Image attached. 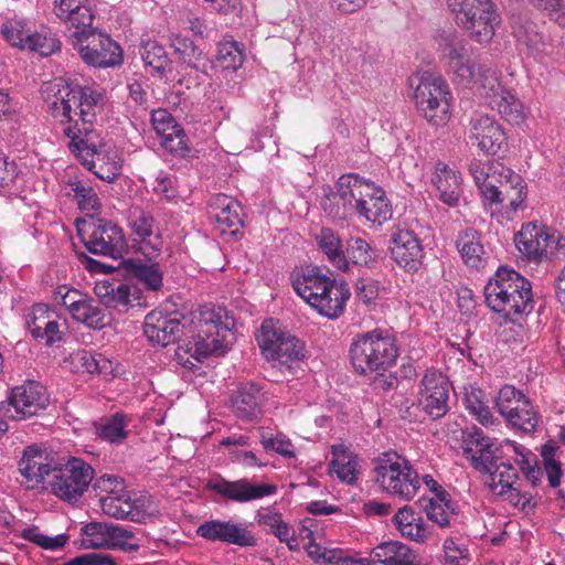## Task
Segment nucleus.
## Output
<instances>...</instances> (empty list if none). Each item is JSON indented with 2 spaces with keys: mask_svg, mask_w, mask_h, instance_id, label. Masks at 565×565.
<instances>
[{
  "mask_svg": "<svg viewBox=\"0 0 565 565\" xmlns=\"http://www.w3.org/2000/svg\"><path fill=\"white\" fill-rule=\"evenodd\" d=\"M42 98L53 118L63 126L68 149L96 178L113 182L120 171L117 154L94 131L95 115L102 110L103 94L88 86L71 85L57 77L42 85Z\"/></svg>",
  "mask_w": 565,
  "mask_h": 565,
  "instance_id": "f257e3e1",
  "label": "nucleus"
},
{
  "mask_svg": "<svg viewBox=\"0 0 565 565\" xmlns=\"http://www.w3.org/2000/svg\"><path fill=\"white\" fill-rule=\"evenodd\" d=\"M439 58L447 65L454 81L459 86L473 87L480 96H499L509 94L499 82L497 71L477 62L471 57L466 42L455 31L444 32L436 36Z\"/></svg>",
  "mask_w": 565,
  "mask_h": 565,
  "instance_id": "f03ea898",
  "label": "nucleus"
},
{
  "mask_svg": "<svg viewBox=\"0 0 565 565\" xmlns=\"http://www.w3.org/2000/svg\"><path fill=\"white\" fill-rule=\"evenodd\" d=\"M290 282L294 292L327 319H335L342 315L343 306L350 299L348 284L335 282L328 271L317 266L294 269Z\"/></svg>",
  "mask_w": 565,
  "mask_h": 565,
  "instance_id": "7ed1b4c3",
  "label": "nucleus"
},
{
  "mask_svg": "<svg viewBox=\"0 0 565 565\" xmlns=\"http://www.w3.org/2000/svg\"><path fill=\"white\" fill-rule=\"evenodd\" d=\"M195 334L185 341L183 350L200 361L210 355H223L231 338V322L227 311L220 306H201L193 315Z\"/></svg>",
  "mask_w": 565,
  "mask_h": 565,
  "instance_id": "20e7f679",
  "label": "nucleus"
},
{
  "mask_svg": "<svg viewBox=\"0 0 565 565\" xmlns=\"http://www.w3.org/2000/svg\"><path fill=\"white\" fill-rule=\"evenodd\" d=\"M484 300L488 308L497 313L520 316L532 303V289L529 280L519 273L500 267L484 286Z\"/></svg>",
  "mask_w": 565,
  "mask_h": 565,
  "instance_id": "39448f33",
  "label": "nucleus"
},
{
  "mask_svg": "<svg viewBox=\"0 0 565 565\" xmlns=\"http://www.w3.org/2000/svg\"><path fill=\"white\" fill-rule=\"evenodd\" d=\"M413 102L418 115L433 128L446 127L452 116V93L447 82L437 75L422 73L411 78Z\"/></svg>",
  "mask_w": 565,
  "mask_h": 565,
  "instance_id": "423d86ee",
  "label": "nucleus"
},
{
  "mask_svg": "<svg viewBox=\"0 0 565 565\" xmlns=\"http://www.w3.org/2000/svg\"><path fill=\"white\" fill-rule=\"evenodd\" d=\"M398 356L396 342L388 333L374 329L358 334L351 343V364L358 374H381Z\"/></svg>",
  "mask_w": 565,
  "mask_h": 565,
  "instance_id": "0eeeda50",
  "label": "nucleus"
},
{
  "mask_svg": "<svg viewBox=\"0 0 565 565\" xmlns=\"http://www.w3.org/2000/svg\"><path fill=\"white\" fill-rule=\"evenodd\" d=\"M374 483L383 493L404 501L413 500L419 491V475L406 457L385 451L374 459Z\"/></svg>",
  "mask_w": 565,
  "mask_h": 565,
  "instance_id": "6e6552de",
  "label": "nucleus"
},
{
  "mask_svg": "<svg viewBox=\"0 0 565 565\" xmlns=\"http://www.w3.org/2000/svg\"><path fill=\"white\" fill-rule=\"evenodd\" d=\"M380 198H386L381 186L356 173H347L334 183V191L327 195L323 210L334 220L345 221L352 217L353 203Z\"/></svg>",
  "mask_w": 565,
  "mask_h": 565,
  "instance_id": "1a4fd4ad",
  "label": "nucleus"
},
{
  "mask_svg": "<svg viewBox=\"0 0 565 565\" xmlns=\"http://www.w3.org/2000/svg\"><path fill=\"white\" fill-rule=\"evenodd\" d=\"M455 23L469 32L470 40L488 44L495 34L499 15L491 0H447Z\"/></svg>",
  "mask_w": 565,
  "mask_h": 565,
  "instance_id": "9d476101",
  "label": "nucleus"
},
{
  "mask_svg": "<svg viewBox=\"0 0 565 565\" xmlns=\"http://www.w3.org/2000/svg\"><path fill=\"white\" fill-rule=\"evenodd\" d=\"M257 344L263 358L279 370L291 371L303 359V343L281 330L271 319L263 321Z\"/></svg>",
  "mask_w": 565,
  "mask_h": 565,
  "instance_id": "9b49d317",
  "label": "nucleus"
},
{
  "mask_svg": "<svg viewBox=\"0 0 565 565\" xmlns=\"http://www.w3.org/2000/svg\"><path fill=\"white\" fill-rule=\"evenodd\" d=\"M515 247L533 263L565 257V237L534 222L521 226L515 234Z\"/></svg>",
  "mask_w": 565,
  "mask_h": 565,
  "instance_id": "f8f14e48",
  "label": "nucleus"
},
{
  "mask_svg": "<svg viewBox=\"0 0 565 565\" xmlns=\"http://www.w3.org/2000/svg\"><path fill=\"white\" fill-rule=\"evenodd\" d=\"M45 482L55 498L75 503L94 480V469L81 458L68 457L61 468L45 475Z\"/></svg>",
  "mask_w": 565,
  "mask_h": 565,
  "instance_id": "ddd939ff",
  "label": "nucleus"
},
{
  "mask_svg": "<svg viewBox=\"0 0 565 565\" xmlns=\"http://www.w3.org/2000/svg\"><path fill=\"white\" fill-rule=\"evenodd\" d=\"M71 41L81 60L88 66L108 68L122 61L120 46L100 31H75Z\"/></svg>",
  "mask_w": 565,
  "mask_h": 565,
  "instance_id": "4468645a",
  "label": "nucleus"
},
{
  "mask_svg": "<svg viewBox=\"0 0 565 565\" xmlns=\"http://www.w3.org/2000/svg\"><path fill=\"white\" fill-rule=\"evenodd\" d=\"M78 237L93 255L118 259L127 253V239L115 222L96 218L78 230Z\"/></svg>",
  "mask_w": 565,
  "mask_h": 565,
  "instance_id": "2eb2a0df",
  "label": "nucleus"
},
{
  "mask_svg": "<svg viewBox=\"0 0 565 565\" xmlns=\"http://www.w3.org/2000/svg\"><path fill=\"white\" fill-rule=\"evenodd\" d=\"M49 398L45 387L36 381H28L11 388L7 401L0 404L4 418L25 420L45 409Z\"/></svg>",
  "mask_w": 565,
  "mask_h": 565,
  "instance_id": "dca6fc26",
  "label": "nucleus"
},
{
  "mask_svg": "<svg viewBox=\"0 0 565 565\" xmlns=\"http://www.w3.org/2000/svg\"><path fill=\"white\" fill-rule=\"evenodd\" d=\"M298 535L302 540H308L303 548L311 562L318 565H369L366 558H353L341 548L323 545L320 542L322 533H320L319 523L313 519L303 520L302 525L298 529Z\"/></svg>",
  "mask_w": 565,
  "mask_h": 565,
  "instance_id": "f3484780",
  "label": "nucleus"
},
{
  "mask_svg": "<svg viewBox=\"0 0 565 565\" xmlns=\"http://www.w3.org/2000/svg\"><path fill=\"white\" fill-rule=\"evenodd\" d=\"M88 546L93 548H110L126 553H136L140 548V541L135 533L120 524L92 521L83 525Z\"/></svg>",
  "mask_w": 565,
  "mask_h": 565,
  "instance_id": "a211bd4d",
  "label": "nucleus"
},
{
  "mask_svg": "<svg viewBox=\"0 0 565 565\" xmlns=\"http://www.w3.org/2000/svg\"><path fill=\"white\" fill-rule=\"evenodd\" d=\"M206 490L220 495L224 500L244 504L274 495L276 493V486L271 483H253L246 478L228 481L217 475L206 481Z\"/></svg>",
  "mask_w": 565,
  "mask_h": 565,
  "instance_id": "6ab92c4d",
  "label": "nucleus"
},
{
  "mask_svg": "<svg viewBox=\"0 0 565 565\" xmlns=\"http://www.w3.org/2000/svg\"><path fill=\"white\" fill-rule=\"evenodd\" d=\"M503 128L495 118L483 113H475L467 127V142L477 148L480 153L495 156L504 146Z\"/></svg>",
  "mask_w": 565,
  "mask_h": 565,
  "instance_id": "aec40b11",
  "label": "nucleus"
},
{
  "mask_svg": "<svg viewBox=\"0 0 565 565\" xmlns=\"http://www.w3.org/2000/svg\"><path fill=\"white\" fill-rule=\"evenodd\" d=\"M463 457L475 470H488L490 466L508 463L490 437L478 427L463 431Z\"/></svg>",
  "mask_w": 565,
  "mask_h": 565,
  "instance_id": "412c9836",
  "label": "nucleus"
},
{
  "mask_svg": "<svg viewBox=\"0 0 565 565\" xmlns=\"http://www.w3.org/2000/svg\"><path fill=\"white\" fill-rule=\"evenodd\" d=\"M1 35L13 47L38 52L42 56H49L58 51V41L35 33L20 20H7L1 25Z\"/></svg>",
  "mask_w": 565,
  "mask_h": 565,
  "instance_id": "4be33fe9",
  "label": "nucleus"
},
{
  "mask_svg": "<svg viewBox=\"0 0 565 565\" xmlns=\"http://www.w3.org/2000/svg\"><path fill=\"white\" fill-rule=\"evenodd\" d=\"M129 228H131V236L142 256L149 260H156L163 246V239H161L153 216L142 209H135L129 217Z\"/></svg>",
  "mask_w": 565,
  "mask_h": 565,
  "instance_id": "5701e85b",
  "label": "nucleus"
},
{
  "mask_svg": "<svg viewBox=\"0 0 565 565\" xmlns=\"http://www.w3.org/2000/svg\"><path fill=\"white\" fill-rule=\"evenodd\" d=\"M448 381L435 369L426 370L420 381L422 409L434 419H438L447 413Z\"/></svg>",
  "mask_w": 565,
  "mask_h": 565,
  "instance_id": "b1692460",
  "label": "nucleus"
},
{
  "mask_svg": "<svg viewBox=\"0 0 565 565\" xmlns=\"http://www.w3.org/2000/svg\"><path fill=\"white\" fill-rule=\"evenodd\" d=\"M199 537L238 547L255 546V537L245 525L232 521L207 520L198 527Z\"/></svg>",
  "mask_w": 565,
  "mask_h": 565,
  "instance_id": "393cba45",
  "label": "nucleus"
},
{
  "mask_svg": "<svg viewBox=\"0 0 565 565\" xmlns=\"http://www.w3.org/2000/svg\"><path fill=\"white\" fill-rule=\"evenodd\" d=\"M150 125L160 137V145L170 153L184 156L189 153L186 145V135L182 131L173 116L164 108H157L150 113Z\"/></svg>",
  "mask_w": 565,
  "mask_h": 565,
  "instance_id": "a878e982",
  "label": "nucleus"
},
{
  "mask_svg": "<svg viewBox=\"0 0 565 565\" xmlns=\"http://www.w3.org/2000/svg\"><path fill=\"white\" fill-rule=\"evenodd\" d=\"M391 258L398 267L416 271L422 266L423 247L416 234L409 230H398L391 236Z\"/></svg>",
  "mask_w": 565,
  "mask_h": 565,
  "instance_id": "bb28decb",
  "label": "nucleus"
},
{
  "mask_svg": "<svg viewBox=\"0 0 565 565\" xmlns=\"http://www.w3.org/2000/svg\"><path fill=\"white\" fill-rule=\"evenodd\" d=\"M53 13L75 32H99L92 26L94 9L88 0H55Z\"/></svg>",
  "mask_w": 565,
  "mask_h": 565,
  "instance_id": "cd10ccee",
  "label": "nucleus"
},
{
  "mask_svg": "<svg viewBox=\"0 0 565 565\" xmlns=\"http://www.w3.org/2000/svg\"><path fill=\"white\" fill-rule=\"evenodd\" d=\"M61 466L63 463H47L45 451L36 445H31L22 451L19 472L24 478L26 488L35 489L45 481L46 475H51L54 469H58Z\"/></svg>",
  "mask_w": 565,
  "mask_h": 565,
  "instance_id": "c85d7f7f",
  "label": "nucleus"
},
{
  "mask_svg": "<svg viewBox=\"0 0 565 565\" xmlns=\"http://www.w3.org/2000/svg\"><path fill=\"white\" fill-rule=\"evenodd\" d=\"M181 323L173 315H167L159 310H152L145 316L142 333L150 342L160 347H167L175 341Z\"/></svg>",
  "mask_w": 565,
  "mask_h": 565,
  "instance_id": "c756f323",
  "label": "nucleus"
},
{
  "mask_svg": "<svg viewBox=\"0 0 565 565\" xmlns=\"http://www.w3.org/2000/svg\"><path fill=\"white\" fill-rule=\"evenodd\" d=\"M209 215L222 235H234L241 227L239 203L225 194H217L209 201Z\"/></svg>",
  "mask_w": 565,
  "mask_h": 565,
  "instance_id": "7c9ffc66",
  "label": "nucleus"
},
{
  "mask_svg": "<svg viewBox=\"0 0 565 565\" xmlns=\"http://www.w3.org/2000/svg\"><path fill=\"white\" fill-rule=\"evenodd\" d=\"M26 327L32 337L45 341V345H53L61 341V330L56 315L44 303L32 306L26 315Z\"/></svg>",
  "mask_w": 565,
  "mask_h": 565,
  "instance_id": "2f4dec72",
  "label": "nucleus"
},
{
  "mask_svg": "<svg viewBox=\"0 0 565 565\" xmlns=\"http://www.w3.org/2000/svg\"><path fill=\"white\" fill-rule=\"evenodd\" d=\"M431 184L438 191L439 201L447 206H456L462 194V179L460 173L443 162L436 164Z\"/></svg>",
  "mask_w": 565,
  "mask_h": 565,
  "instance_id": "473e14b6",
  "label": "nucleus"
},
{
  "mask_svg": "<svg viewBox=\"0 0 565 565\" xmlns=\"http://www.w3.org/2000/svg\"><path fill=\"white\" fill-rule=\"evenodd\" d=\"M100 508L104 514L113 519L140 521L146 512V500L134 501L128 494L102 495Z\"/></svg>",
  "mask_w": 565,
  "mask_h": 565,
  "instance_id": "72a5a7b5",
  "label": "nucleus"
},
{
  "mask_svg": "<svg viewBox=\"0 0 565 565\" xmlns=\"http://www.w3.org/2000/svg\"><path fill=\"white\" fill-rule=\"evenodd\" d=\"M263 394L254 383H246L239 386L232 395V409L239 419L253 422L260 416Z\"/></svg>",
  "mask_w": 565,
  "mask_h": 565,
  "instance_id": "f704fd0d",
  "label": "nucleus"
},
{
  "mask_svg": "<svg viewBox=\"0 0 565 565\" xmlns=\"http://www.w3.org/2000/svg\"><path fill=\"white\" fill-rule=\"evenodd\" d=\"M455 247L461 255L465 266L471 269L480 270L486 266V250L481 244L480 233L473 228H468L455 239Z\"/></svg>",
  "mask_w": 565,
  "mask_h": 565,
  "instance_id": "c9c22d12",
  "label": "nucleus"
},
{
  "mask_svg": "<svg viewBox=\"0 0 565 565\" xmlns=\"http://www.w3.org/2000/svg\"><path fill=\"white\" fill-rule=\"evenodd\" d=\"M372 559L380 565H416V554L399 541H386L370 552Z\"/></svg>",
  "mask_w": 565,
  "mask_h": 565,
  "instance_id": "e433bc0d",
  "label": "nucleus"
},
{
  "mask_svg": "<svg viewBox=\"0 0 565 565\" xmlns=\"http://www.w3.org/2000/svg\"><path fill=\"white\" fill-rule=\"evenodd\" d=\"M393 524L397 527L401 536L408 541L423 543L427 539V527H425L422 516L408 505L398 509L397 513L393 515Z\"/></svg>",
  "mask_w": 565,
  "mask_h": 565,
  "instance_id": "4c0bfd02",
  "label": "nucleus"
},
{
  "mask_svg": "<svg viewBox=\"0 0 565 565\" xmlns=\"http://www.w3.org/2000/svg\"><path fill=\"white\" fill-rule=\"evenodd\" d=\"M372 225L382 226L392 216L391 201L386 196L352 203V215Z\"/></svg>",
  "mask_w": 565,
  "mask_h": 565,
  "instance_id": "58836bf2",
  "label": "nucleus"
},
{
  "mask_svg": "<svg viewBox=\"0 0 565 565\" xmlns=\"http://www.w3.org/2000/svg\"><path fill=\"white\" fill-rule=\"evenodd\" d=\"M481 475L488 476L487 484L490 491L497 497H503V493L509 491L511 487L516 484L519 480V473L516 468L510 462L508 463H494L487 470H477Z\"/></svg>",
  "mask_w": 565,
  "mask_h": 565,
  "instance_id": "ea45409f",
  "label": "nucleus"
},
{
  "mask_svg": "<svg viewBox=\"0 0 565 565\" xmlns=\"http://www.w3.org/2000/svg\"><path fill=\"white\" fill-rule=\"evenodd\" d=\"M316 242H318L319 250L326 255L329 264L341 271L348 270V260H345L343 254L342 241L334 231L329 227L321 228L316 235Z\"/></svg>",
  "mask_w": 565,
  "mask_h": 565,
  "instance_id": "a19ab883",
  "label": "nucleus"
},
{
  "mask_svg": "<svg viewBox=\"0 0 565 565\" xmlns=\"http://www.w3.org/2000/svg\"><path fill=\"white\" fill-rule=\"evenodd\" d=\"M469 173L475 184L520 177L519 173L499 162H486L479 159L470 161Z\"/></svg>",
  "mask_w": 565,
  "mask_h": 565,
  "instance_id": "79ce46f5",
  "label": "nucleus"
},
{
  "mask_svg": "<svg viewBox=\"0 0 565 565\" xmlns=\"http://www.w3.org/2000/svg\"><path fill=\"white\" fill-rule=\"evenodd\" d=\"M94 294L100 298L102 305L115 310H126L130 303V287L124 284L100 282L94 287Z\"/></svg>",
  "mask_w": 565,
  "mask_h": 565,
  "instance_id": "37998d69",
  "label": "nucleus"
},
{
  "mask_svg": "<svg viewBox=\"0 0 565 565\" xmlns=\"http://www.w3.org/2000/svg\"><path fill=\"white\" fill-rule=\"evenodd\" d=\"M482 98L487 99L488 105L498 110V114H500L505 121L519 125L524 120V107L519 98L511 93H503V95L499 96H484Z\"/></svg>",
  "mask_w": 565,
  "mask_h": 565,
  "instance_id": "c03bdc74",
  "label": "nucleus"
},
{
  "mask_svg": "<svg viewBox=\"0 0 565 565\" xmlns=\"http://www.w3.org/2000/svg\"><path fill=\"white\" fill-rule=\"evenodd\" d=\"M331 471L342 482L352 484L358 479V460H355V456L342 446H333Z\"/></svg>",
  "mask_w": 565,
  "mask_h": 565,
  "instance_id": "a18cd8bd",
  "label": "nucleus"
},
{
  "mask_svg": "<svg viewBox=\"0 0 565 565\" xmlns=\"http://www.w3.org/2000/svg\"><path fill=\"white\" fill-rule=\"evenodd\" d=\"M465 409L469 412L472 418L477 419L480 425L488 427L493 424V416L486 403V395L478 387H465Z\"/></svg>",
  "mask_w": 565,
  "mask_h": 565,
  "instance_id": "49530a36",
  "label": "nucleus"
},
{
  "mask_svg": "<svg viewBox=\"0 0 565 565\" xmlns=\"http://www.w3.org/2000/svg\"><path fill=\"white\" fill-rule=\"evenodd\" d=\"M214 70L222 72H236L243 65V50L235 41H221L216 45V57H214Z\"/></svg>",
  "mask_w": 565,
  "mask_h": 565,
  "instance_id": "de8ad7c7",
  "label": "nucleus"
},
{
  "mask_svg": "<svg viewBox=\"0 0 565 565\" xmlns=\"http://www.w3.org/2000/svg\"><path fill=\"white\" fill-rule=\"evenodd\" d=\"M482 198H484L490 205H499L502 207L503 213L509 215L524 209L526 189L490 192L482 194Z\"/></svg>",
  "mask_w": 565,
  "mask_h": 565,
  "instance_id": "09e8293b",
  "label": "nucleus"
},
{
  "mask_svg": "<svg viewBox=\"0 0 565 565\" xmlns=\"http://www.w3.org/2000/svg\"><path fill=\"white\" fill-rule=\"evenodd\" d=\"M498 414L502 415L505 423L510 424L511 427L524 434L534 433L537 424H540V415L535 412L534 406L514 408L509 413L498 411Z\"/></svg>",
  "mask_w": 565,
  "mask_h": 565,
  "instance_id": "8fccbe9b",
  "label": "nucleus"
},
{
  "mask_svg": "<svg viewBox=\"0 0 565 565\" xmlns=\"http://www.w3.org/2000/svg\"><path fill=\"white\" fill-rule=\"evenodd\" d=\"M175 52L180 54V58L183 63L195 71L207 74L209 71L214 70L212 62L207 60L206 55L202 53L201 50L192 44L191 40L178 41V43H175Z\"/></svg>",
  "mask_w": 565,
  "mask_h": 565,
  "instance_id": "3c124183",
  "label": "nucleus"
},
{
  "mask_svg": "<svg viewBox=\"0 0 565 565\" xmlns=\"http://www.w3.org/2000/svg\"><path fill=\"white\" fill-rule=\"evenodd\" d=\"M73 319L88 328L103 329L109 324V316L98 303L65 308Z\"/></svg>",
  "mask_w": 565,
  "mask_h": 565,
  "instance_id": "603ef678",
  "label": "nucleus"
},
{
  "mask_svg": "<svg viewBox=\"0 0 565 565\" xmlns=\"http://www.w3.org/2000/svg\"><path fill=\"white\" fill-rule=\"evenodd\" d=\"M344 255H347L349 264L352 263L366 268H371L376 260L375 249L369 245L367 241L361 237H351V239L347 241Z\"/></svg>",
  "mask_w": 565,
  "mask_h": 565,
  "instance_id": "864d4df0",
  "label": "nucleus"
},
{
  "mask_svg": "<svg viewBox=\"0 0 565 565\" xmlns=\"http://www.w3.org/2000/svg\"><path fill=\"white\" fill-rule=\"evenodd\" d=\"M98 437L110 444H120L127 438V416L116 413L104 419L98 427Z\"/></svg>",
  "mask_w": 565,
  "mask_h": 565,
  "instance_id": "5fc2aeb1",
  "label": "nucleus"
},
{
  "mask_svg": "<svg viewBox=\"0 0 565 565\" xmlns=\"http://www.w3.org/2000/svg\"><path fill=\"white\" fill-rule=\"evenodd\" d=\"M532 402L522 392L512 385H505L500 388L495 396V411L510 413L515 408L533 407Z\"/></svg>",
  "mask_w": 565,
  "mask_h": 565,
  "instance_id": "6e6d98bb",
  "label": "nucleus"
},
{
  "mask_svg": "<svg viewBox=\"0 0 565 565\" xmlns=\"http://www.w3.org/2000/svg\"><path fill=\"white\" fill-rule=\"evenodd\" d=\"M68 188H71V194L77 201L78 210L85 213H96L99 210V198L94 188L82 181L68 183Z\"/></svg>",
  "mask_w": 565,
  "mask_h": 565,
  "instance_id": "4d7b16f0",
  "label": "nucleus"
},
{
  "mask_svg": "<svg viewBox=\"0 0 565 565\" xmlns=\"http://www.w3.org/2000/svg\"><path fill=\"white\" fill-rule=\"evenodd\" d=\"M259 444H262L263 449L265 451H271L278 454V456L286 458H294V445L289 440L288 437L278 433L277 435H271L265 428H259Z\"/></svg>",
  "mask_w": 565,
  "mask_h": 565,
  "instance_id": "13d9d810",
  "label": "nucleus"
},
{
  "mask_svg": "<svg viewBox=\"0 0 565 565\" xmlns=\"http://www.w3.org/2000/svg\"><path fill=\"white\" fill-rule=\"evenodd\" d=\"M141 57L142 63L147 67L152 68V72L157 74H163L167 67H169L166 50L157 41H149L142 44Z\"/></svg>",
  "mask_w": 565,
  "mask_h": 565,
  "instance_id": "bf43d9fd",
  "label": "nucleus"
},
{
  "mask_svg": "<svg viewBox=\"0 0 565 565\" xmlns=\"http://www.w3.org/2000/svg\"><path fill=\"white\" fill-rule=\"evenodd\" d=\"M78 363L85 369L86 373L109 375L113 372L111 360L105 358L100 353H93L90 351H81L77 354Z\"/></svg>",
  "mask_w": 565,
  "mask_h": 565,
  "instance_id": "052dcab7",
  "label": "nucleus"
},
{
  "mask_svg": "<svg viewBox=\"0 0 565 565\" xmlns=\"http://www.w3.org/2000/svg\"><path fill=\"white\" fill-rule=\"evenodd\" d=\"M53 301L64 307L65 309L71 307L97 305L94 299L76 289L68 288L65 285L60 286L57 289L53 290Z\"/></svg>",
  "mask_w": 565,
  "mask_h": 565,
  "instance_id": "680f3d73",
  "label": "nucleus"
},
{
  "mask_svg": "<svg viewBox=\"0 0 565 565\" xmlns=\"http://www.w3.org/2000/svg\"><path fill=\"white\" fill-rule=\"evenodd\" d=\"M263 525L267 526L269 529L270 534L275 535V537L278 539V541L282 543H287L288 547L292 548L294 545H291L295 535L294 527L288 525L284 520H281V515L278 513H269L263 515Z\"/></svg>",
  "mask_w": 565,
  "mask_h": 565,
  "instance_id": "e2e57ef3",
  "label": "nucleus"
},
{
  "mask_svg": "<svg viewBox=\"0 0 565 565\" xmlns=\"http://www.w3.org/2000/svg\"><path fill=\"white\" fill-rule=\"evenodd\" d=\"M134 275L151 291H158L161 288V270L157 263L135 264Z\"/></svg>",
  "mask_w": 565,
  "mask_h": 565,
  "instance_id": "0e129e2a",
  "label": "nucleus"
},
{
  "mask_svg": "<svg viewBox=\"0 0 565 565\" xmlns=\"http://www.w3.org/2000/svg\"><path fill=\"white\" fill-rule=\"evenodd\" d=\"M451 514L452 511H450L447 499H431L430 503L426 505V516L441 529H446L450 525L449 519Z\"/></svg>",
  "mask_w": 565,
  "mask_h": 565,
  "instance_id": "69168bd1",
  "label": "nucleus"
},
{
  "mask_svg": "<svg viewBox=\"0 0 565 565\" xmlns=\"http://www.w3.org/2000/svg\"><path fill=\"white\" fill-rule=\"evenodd\" d=\"M22 537L31 543H35L38 546L46 551H55L66 544V536L64 534H60L55 537H49L45 534L38 532V529L35 527L24 529V531H22Z\"/></svg>",
  "mask_w": 565,
  "mask_h": 565,
  "instance_id": "338daca9",
  "label": "nucleus"
},
{
  "mask_svg": "<svg viewBox=\"0 0 565 565\" xmlns=\"http://www.w3.org/2000/svg\"><path fill=\"white\" fill-rule=\"evenodd\" d=\"M477 188H479L480 194H484L490 192L524 190L526 189V183H524L520 175H511L502 180L477 183Z\"/></svg>",
  "mask_w": 565,
  "mask_h": 565,
  "instance_id": "774afa93",
  "label": "nucleus"
}]
</instances>
